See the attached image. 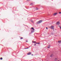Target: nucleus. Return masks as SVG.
Segmentation results:
<instances>
[{
	"label": "nucleus",
	"mask_w": 61,
	"mask_h": 61,
	"mask_svg": "<svg viewBox=\"0 0 61 61\" xmlns=\"http://www.w3.org/2000/svg\"><path fill=\"white\" fill-rule=\"evenodd\" d=\"M42 22V20H41L40 21H39L37 22L36 23L37 24H40V23H41V22Z\"/></svg>",
	"instance_id": "obj_1"
},
{
	"label": "nucleus",
	"mask_w": 61,
	"mask_h": 61,
	"mask_svg": "<svg viewBox=\"0 0 61 61\" xmlns=\"http://www.w3.org/2000/svg\"><path fill=\"white\" fill-rule=\"evenodd\" d=\"M60 22H57V23H56V25H60Z\"/></svg>",
	"instance_id": "obj_2"
},
{
	"label": "nucleus",
	"mask_w": 61,
	"mask_h": 61,
	"mask_svg": "<svg viewBox=\"0 0 61 61\" xmlns=\"http://www.w3.org/2000/svg\"><path fill=\"white\" fill-rule=\"evenodd\" d=\"M51 29H54V26H51Z\"/></svg>",
	"instance_id": "obj_3"
},
{
	"label": "nucleus",
	"mask_w": 61,
	"mask_h": 61,
	"mask_svg": "<svg viewBox=\"0 0 61 61\" xmlns=\"http://www.w3.org/2000/svg\"><path fill=\"white\" fill-rule=\"evenodd\" d=\"M31 53L30 52L27 53L28 55H29L31 54Z\"/></svg>",
	"instance_id": "obj_4"
},
{
	"label": "nucleus",
	"mask_w": 61,
	"mask_h": 61,
	"mask_svg": "<svg viewBox=\"0 0 61 61\" xmlns=\"http://www.w3.org/2000/svg\"><path fill=\"white\" fill-rule=\"evenodd\" d=\"M57 13H55L53 15H57Z\"/></svg>",
	"instance_id": "obj_5"
},
{
	"label": "nucleus",
	"mask_w": 61,
	"mask_h": 61,
	"mask_svg": "<svg viewBox=\"0 0 61 61\" xmlns=\"http://www.w3.org/2000/svg\"><path fill=\"white\" fill-rule=\"evenodd\" d=\"M57 58H56L54 59V61H57Z\"/></svg>",
	"instance_id": "obj_6"
},
{
	"label": "nucleus",
	"mask_w": 61,
	"mask_h": 61,
	"mask_svg": "<svg viewBox=\"0 0 61 61\" xmlns=\"http://www.w3.org/2000/svg\"><path fill=\"white\" fill-rule=\"evenodd\" d=\"M50 47V46L49 45L47 47L48 48H49Z\"/></svg>",
	"instance_id": "obj_7"
},
{
	"label": "nucleus",
	"mask_w": 61,
	"mask_h": 61,
	"mask_svg": "<svg viewBox=\"0 0 61 61\" xmlns=\"http://www.w3.org/2000/svg\"><path fill=\"white\" fill-rule=\"evenodd\" d=\"M32 42L34 43H36V42L35 41H33Z\"/></svg>",
	"instance_id": "obj_8"
},
{
	"label": "nucleus",
	"mask_w": 61,
	"mask_h": 61,
	"mask_svg": "<svg viewBox=\"0 0 61 61\" xmlns=\"http://www.w3.org/2000/svg\"><path fill=\"white\" fill-rule=\"evenodd\" d=\"M31 29H33L34 31L35 30V29H34V28L33 27L31 28Z\"/></svg>",
	"instance_id": "obj_9"
},
{
	"label": "nucleus",
	"mask_w": 61,
	"mask_h": 61,
	"mask_svg": "<svg viewBox=\"0 0 61 61\" xmlns=\"http://www.w3.org/2000/svg\"><path fill=\"white\" fill-rule=\"evenodd\" d=\"M33 32H34V30H32L31 31V33H33Z\"/></svg>",
	"instance_id": "obj_10"
},
{
	"label": "nucleus",
	"mask_w": 61,
	"mask_h": 61,
	"mask_svg": "<svg viewBox=\"0 0 61 61\" xmlns=\"http://www.w3.org/2000/svg\"><path fill=\"white\" fill-rule=\"evenodd\" d=\"M0 60H2V59H3V58H2V57L0 58Z\"/></svg>",
	"instance_id": "obj_11"
},
{
	"label": "nucleus",
	"mask_w": 61,
	"mask_h": 61,
	"mask_svg": "<svg viewBox=\"0 0 61 61\" xmlns=\"http://www.w3.org/2000/svg\"><path fill=\"white\" fill-rule=\"evenodd\" d=\"M23 37H22L20 38V39H23Z\"/></svg>",
	"instance_id": "obj_12"
},
{
	"label": "nucleus",
	"mask_w": 61,
	"mask_h": 61,
	"mask_svg": "<svg viewBox=\"0 0 61 61\" xmlns=\"http://www.w3.org/2000/svg\"><path fill=\"white\" fill-rule=\"evenodd\" d=\"M36 44H40V43L39 42V43H36Z\"/></svg>",
	"instance_id": "obj_13"
},
{
	"label": "nucleus",
	"mask_w": 61,
	"mask_h": 61,
	"mask_svg": "<svg viewBox=\"0 0 61 61\" xmlns=\"http://www.w3.org/2000/svg\"><path fill=\"white\" fill-rule=\"evenodd\" d=\"M33 3H31L30 4V5H33Z\"/></svg>",
	"instance_id": "obj_14"
},
{
	"label": "nucleus",
	"mask_w": 61,
	"mask_h": 61,
	"mask_svg": "<svg viewBox=\"0 0 61 61\" xmlns=\"http://www.w3.org/2000/svg\"><path fill=\"white\" fill-rule=\"evenodd\" d=\"M52 55H51L50 56V57H52Z\"/></svg>",
	"instance_id": "obj_15"
},
{
	"label": "nucleus",
	"mask_w": 61,
	"mask_h": 61,
	"mask_svg": "<svg viewBox=\"0 0 61 61\" xmlns=\"http://www.w3.org/2000/svg\"><path fill=\"white\" fill-rule=\"evenodd\" d=\"M36 9L37 10H38V8H36Z\"/></svg>",
	"instance_id": "obj_16"
},
{
	"label": "nucleus",
	"mask_w": 61,
	"mask_h": 61,
	"mask_svg": "<svg viewBox=\"0 0 61 61\" xmlns=\"http://www.w3.org/2000/svg\"><path fill=\"white\" fill-rule=\"evenodd\" d=\"M26 41V42H28V41H27V40Z\"/></svg>",
	"instance_id": "obj_17"
},
{
	"label": "nucleus",
	"mask_w": 61,
	"mask_h": 61,
	"mask_svg": "<svg viewBox=\"0 0 61 61\" xmlns=\"http://www.w3.org/2000/svg\"><path fill=\"white\" fill-rule=\"evenodd\" d=\"M46 29H48V28H47V27H46Z\"/></svg>",
	"instance_id": "obj_18"
},
{
	"label": "nucleus",
	"mask_w": 61,
	"mask_h": 61,
	"mask_svg": "<svg viewBox=\"0 0 61 61\" xmlns=\"http://www.w3.org/2000/svg\"><path fill=\"white\" fill-rule=\"evenodd\" d=\"M58 42L59 43H60V41H58Z\"/></svg>",
	"instance_id": "obj_19"
},
{
	"label": "nucleus",
	"mask_w": 61,
	"mask_h": 61,
	"mask_svg": "<svg viewBox=\"0 0 61 61\" xmlns=\"http://www.w3.org/2000/svg\"><path fill=\"white\" fill-rule=\"evenodd\" d=\"M34 45H35V46H36V44H34Z\"/></svg>",
	"instance_id": "obj_20"
},
{
	"label": "nucleus",
	"mask_w": 61,
	"mask_h": 61,
	"mask_svg": "<svg viewBox=\"0 0 61 61\" xmlns=\"http://www.w3.org/2000/svg\"><path fill=\"white\" fill-rule=\"evenodd\" d=\"M30 0H27V1H30Z\"/></svg>",
	"instance_id": "obj_21"
},
{
	"label": "nucleus",
	"mask_w": 61,
	"mask_h": 61,
	"mask_svg": "<svg viewBox=\"0 0 61 61\" xmlns=\"http://www.w3.org/2000/svg\"><path fill=\"white\" fill-rule=\"evenodd\" d=\"M59 14H61V12H59Z\"/></svg>",
	"instance_id": "obj_22"
},
{
	"label": "nucleus",
	"mask_w": 61,
	"mask_h": 61,
	"mask_svg": "<svg viewBox=\"0 0 61 61\" xmlns=\"http://www.w3.org/2000/svg\"><path fill=\"white\" fill-rule=\"evenodd\" d=\"M60 27V29H61V27Z\"/></svg>",
	"instance_id": "obj_23"
},
{
	"label": "nucleus",
	"mask_w": 61,
	"mask_h": 61,
	"mask_svg": "<svg viewBox=\"0 0 61 61\" xmlns=\"http://www.w3.org/2000/svg\"><path fill=\"white\" fill-rule=\"evenodd\" d=\"M27 49H28V48H26Z\"/></svg>",
	"instance_id": "obj_24"
},
{
	"label": "nucleus",
	"mask_w": 61,
	"mask_h": 61,
	"mask_svg": "<svg viewBox=\"0 0 61 61\" xmlns=\"http://www.w3.org/2000/svg\"><path fill=\"white\" fill-rule=\"evenodd\" d=\"M32 56H33V54H32Z\"/></svg>",
	"instance_id": "obj_25"
},
{
	"label": "nucleus",
	"mask_w": 61,
	"mask_h": 61,
	"mask_svg": "<svg viewBox=\"0 0 61 61\" xmlns=\"http://www.w3.org/2000/svg\"><path fill=\"white\" fill-rule=\"evenodd\" d=\"M25 49H27L26 48H25Z\"/></svg>",
	"instance_id": "obj_26"
},
{
	"label": "nucleus",
	"mask_w": 61,
	"mask_h": 61,
	"mask_svg": "<svg viewBox=\"0 0 61 61\" xmlns=\"http://www.w3.org/2000/svg\"><path fill=\"white\" fill-rule=\"evenodd\" d=\"M58 61H60L59 60H58Z\"/></svg>",
	"instance_id": "obj_27"
},
{
	"label": "nucleus",
	"mask_w": 61,
	"mask_h": 61,
	"mask_svg": "<svg viewBox=\"0 0 61 61\" xmlns=\"http://www.w3.org/2000/svg\"><path fill=\"white\" fill-rule=\"evenodd\" d=\"M30 34H29V35H30Z\"/></svg>",
	"instance_id": "obj_28"
}]
</instances>
